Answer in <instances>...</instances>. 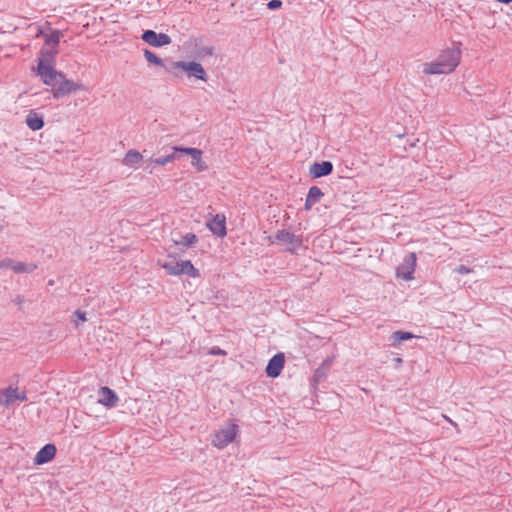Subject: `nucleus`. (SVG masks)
Returning a JSON list of instances; mask_svg holds the SVG:
<instances>
[{"label":"nucleus","instance_id":"obj_10","mask_svg":"<svg viewBox=\"0 0 512 512\" xmlns=\"http://www.w3.org/2000/svg\"><path fill=\"white\" fill-rule=\"evenodd\" d=\"M285 364V356L282 352L275 354L269 361L265 368V373L270 378L278 377Z\"/></svg>","mask_w":512,"mask_h":512},{"label":"nucleus","instance_id":"obj_24","mask_svg":"<svg viewBox=\"0 0 512 512\" xmlns=\"http://www.w3.org/2000/svg\"><path fill=\"white\" fill-rule=\"evenodd\" d=\"M62 36V31L53 30L50 34L45 35V46H50V48L56 49Z\"/></svg>","mask_w":512,"mask_h":512},{"label":"nucleus","instance_id":"obj_39","mask_svg":"<svg viewBox=\"0 0 512 512\" xmlns=\"http://www.w3.org/2000/svg\"><path fill=\"white\" fill-rule=\"evenodd\" d=\"M394 361L397 363V364H401L402 363V358L400 357H397L394 359Z\"/></svg>","mask_w":512,"mask_h":512},{"label":"nucleus","instance_id":"obj_2","mask_svg":"<svg viewBox=\"0 0 512 512\" xmlns=\"http://www.w3.org/2000/svg\"><path fill=\"white\" fill-rule=\"evenodd\" d=\"M36 72L42 82L52 88L57 86L59 78H64V72L57 71L46 59L37 60Z\"/></svg>","mask_w":512,"mask_h":512},{"label":"nucleus","instance_id":"obj_36","mask_svg":"<svg viewBox=\"0 0 512 512\" xmlns=\"http://www.w3.org/2000/svg\"><path fill=\"white\" fill-rule=\"evenodd\" d=\"M12 302L20 306L24 302V299L22 296L18 295L12 300Z\"/></svg>","mask_w":512,"mask_h":512},{"label":"nucleus","instance_id":"obj_29","mask_svg":"<svg viewBox=\"0 0 512 512\" xmlns=\"http://www.w3.org/2000/svg\"><path fill=\"white\" fill-rule=\"evenodd\" d=\"M4 399V405H9L14 400H16V397H18V390L17 388L8 387L7 389L1 391Z\"/></svg>","mask_w":512,"mask_h":512},{"label":"nucleus","instance_id":"obj_25","mask_svg":"<svg viewBox=\"0 0 512 512\" xmlns=\"http://www.w3.org/2000/svg\"><path fill=\"white\" fill-rule=\"evenodd\" d=\"M143 53H144V57L145 59L150 63V64H153L155 66H159V67H162L165 69V67L168 66V64L166 65L164 63V61L158 57L154 52L150 51L149 49H144L143 50Z\"/></svg>","mask_w":512,"mask_h":512},{"label":"nucleus","instance_id":"obj_8","mask_svg":"<svg viewBox=\"0 0 512 512\" xmlns=\"http://www.w3.org/2000/svg\"><path fill=\"white\" fill-rule=\"evenodd\" d=\"M173 150L180 151L181 154L189 155L192 158L191 164L197 168L198 171H204L208 168L207 164L202 161V151L193 147L174 146Z\"/></svg>","mask_w":512,"mask_h":512},{"label":"nucleus","instance_id":"obj_12","mask_svg":"<svg viewBox=\"0 0 512 512\" xmlns=\"http://www.w3.org/2000/svg\"><path fill=\"white\" fill-rule=\"evenodd\" d=\"M57 453V448L52 443L45 444L35 455L34 464L35 465H43L51 462Z\"/></svg>","mask_w":512,"mask_h":512},{"label":"nucleus","instance_id":"obj_13","mask_svg":"<svg viewBox=\"0 0 512 512\" xmlns=\"http://www.w3.org/2000/svg\"><path fill=\"white\" fill-rule=\"evenodd\" d=\"M207 227L217 237L223 238L227 234L226 218L222 214H216L210 219L207 222Z\"/></svg>","mask_w":512,"mask_h":512},{"label":"nucleus","instance_id":"obj_27","mask_svg":"<svg viewBox=\"0 0 512 512\" xmlns=\"http://www.w3.org/2000/svg\"><path fill=\"white\" fill-rule=\"evenodd\" d=\"M41 56L38 59H46L48 63L54 65L55 57L58 54V50L55 48H46L43 46L40 50Z\"/></svg>","mask_w":512,"mask_h":512},{"label":"nucleus","instance_id":"obj_11","mask_svg":"<svg viewBox=\"0 0 512 512\" xmlns=\"http://www.w3.org/2000/svg\"><path fill=\"white\" fill-rule=\"evenodd\" d=\"M333 169L334 166L331 161L314 162L309 168V175L313 179H318L332 174Z\"/></svg>","mask_w":512,"mask_h":512},{"label":"nucleus","instance_id":"obj_20","mask_svg":"<svg viewBox=\"0 0 512 512\" xmlns=\"http://www.w3.org/2000/svg\"><path fill=\"white\" fill-rule=\"evenodd\" d=\"M158 265L163 268L168 275L179 276L181 275L180 261L161 262L158 261Z\"/></svg>","mask_w":512,"mask_h":512},{"label":"nucleus","instance_id":"obj_35","mask_svg":"<svg viewBox=\"0 0 512 512\" xmlns=\"http://www.w3.org/2000/svg\"><path fill=\"white\" fill-rule=\"evenodd\" d=\"M455 271L458 274H468L472 271V269L465 265H459L458 267L455 268Z\"/></svg>","mask_w":512,"mask_h":512},{"label":"nucleus","instance_id":"obj_9","mask_svg":"<svg viewBox=\"0 0 512 512\" xmlns=\"http://www.w3.org/2000/svg\"><path fill=\"white\" fill-rule=\"evenodd\" d=\"M461 58V50L459 47L448 48L441 52L437 57L439 61L449 67L450 70H455L459 65Z\"/></svg>","mask_w":512,"mask_h":512},{"label":"nucleus","instance_id":"obj_31","mask_svg":"<svg viewBox=\"0 0 512 512\" xmlns=\"http://www.w3.org/2000/svg\"><path fill=\"white\" fill-rule=\"evenodd\" d=\"M73 317L75 318V319H73V323H74L75 327H78L81 323H83L87 320L86 313L81 311L80 309H77L73 313Z\"/></svg>","mask_w":512,"mask_h":512},{"label":"nucleus","instance_id":"obj_37","mask_svg":"<svg viewBox=\"0 0 512 512\" xmlns=\"http://www.w3.org/2000/svg\"><path fill=\"white\" fill-rule=\"evenodd\" d=\"M27 399L26 394L23 392L21 394L18 393V397H16V400L25 401Z\"/></svg>","mask_w":512,"mask_h":512},{"label":"nucleus","instance_id":"obj_1","mask_svg":"<svg viewBox=\"0 0 512 512\" xmlns=\"http://www.w3.org/2000/svg\"><path fill=\"white\" fill-rule=\"evenodd\" d=\"M165 72L177 78L181 77V73L184 72L189 78H195L204 82L208 80L205 69L196 61H172L165 67Z\"/></svg>","mask_w":512,"mask_h":512},{"label":"nucleus","instance_id":"obj_22","mask_svg":"<svg viewBox=\"0 0 512 512\" xmlns=\"http://www.w3.org/2000/svg\"><path fill=\"white\" fill-rule=\"evenodd\" d=\"M142 160V155L139 151L135 149L129 150L124 158H123V164L126 166L133 167L136 164H138Z\"/></svg>","mask_w":512,"mask_h":512},{"label":"nucleus","instance_id":"obj_5","mask_svg":"<svg viewBox=\"0 0 512 512\" xmlns=\"http://www.w3.org/2000/svg\"><path fill=\"white\" fill-rule=\"evenodd\" d=\"M238 425L231 424L228 428L221 429L214 434L212 444L218 448H224L235 440Z\"/></svg>","mask_w":512,"mask_h":512},{"label":"nucleus","instance_id":"obj_17","mask_svg":"<svg viewBox=\"0 0 512 512\" xmlns=\"http://www.w3.org/2000/svg\"><path fill=\"white\" fill-rule=\"evenodd\" d=\"M324 196L321 189L317 186L310 187L308 194L305 199L304 208L306 211L310 210L312 206L316 203H318L321 198Z\"/></svg>","mask_w":512,"mask_h":512},{"label":"nucleus","instance_id":"obj_32","mask_svg":"<svg viewBox=\"0 0 512 512\" xmlns=\"http://www.w3.org/2000/svg\"><path fill=\"white\" fill-rule=\"evenodd\" d=\"M15 260L12 258H4L0 260V268L2 269H10L13 271V266L15 265Z\"/></svg>","mask_w":512,"mask_h":512},{"label":"nucleus","instance_id":"obj_40","mask_svg":"<svg viewBox=\"0 0 512 512\" xmlns=\"http://www.w3.org/2000/svg\"><path fill=\"white\" fill-rule=\"evenodd\" d=\"M3 395L2 393L0 392V404H4V400L2 399Z\"/></svg>","mask_w":512,"mask_h":512},{"label":"nucleus","instance_id":"obj_18","mask_svg":"<svg viewBox=\"0 0 512 512\" xmlns=\"http://www.w3.org/2000/svg\"><path fill=\"white\" fill-rule=\"evenodd\" d=\"M27 126L33 130L38 131L44 127V118L41 114L31 110L26 116Z\"/></svg>","mask_w":512,"mask_h":512},{"label":"nucleus","instance_id":"obj_28","mask_svg":"<svg viewBox=\"0 0 512 512\" xmlns=\"http://www.w3.org/2000/svg\"><path fill=\"white\" fill-rule=\"evenodd\" d=\"M37 268L36 264L33 263H24L20 261H16L13 266V271L15 273H32Z\"/></svg>","mask_w":512,"mask_h":512},{"label":"nucleus","instance_id":"obj_14","mask_svg":"<svg viewBox=\"0 0 512 512\" xmlns=\"http://www.w3.org/2000/svg\"><path fill=\"white\" fill-rule=\"evenodd\" d=\"M99 395L98 402L108 408L114 407L119 400L117 393L107 386L100 388Z\"/></svg>","mask_w":512,"mask_h":512},{"label":"nucleus","instance_id":"obj_23","mask_svg":"<svg viewBox=\"0 0 512 512\" xmlns=\"http://www.w3.org/2000/svg\"><path fill=\"white\" fill-rule=\"evenodd\" d=\"M198 240L199 239L196 234L187 233V234L181 236V238L179 240H173V242L176 246H183L185 248H188V247L195 245L198 242Z\"/></svg>","mask_w":512,"mask_h":512},{"label":"nucleus","instance_id":"obj_15","mask_svg":"<svg viewBox=\"0 0 512 512\" xmlns=\"http://www.w3.org/2000/svg\"><path fill=\"white\" fill-rule=\"evenodd\" d=\"M332 363H333V359L328 357L314 371V375L311 380L313 387H316L320 382L324 381L327 378V375H328V372L330 371Z\"/></svg>","mask_w":512,"mask_h":512},{"label":"nucleus","instance_id":"obj_21","mask_svg":"<svg viewBox=\"0 0 512 512\" xmlns=\"http://www.w3.org/2000/svg\"><path fill=\"white\" fill-rule=\"evenodd\" d=\"M181 275L185 274L192 278L200 277V271L192 264L190 260L180 261Z\"/></svg>","mask_w":512,"mask_h":512},{"label":"nucleus","instance_id":"obj_19","mask_svg":"<svg viewBox=\"0 0 512 512\" xmlns=\"http://www.w3.org/2000/svg\"><path fill=\"white\" fill-rule=\"evenodd\" d=\"M416 337L417 336L414 335L411 332L398 330V331H395V332H393L391 334V336L389 338L390 341H391L390 345L393 346V347H397L402 342L407 341V340H411V339L416 338Z\"/></svg>","mask_w":512,"mask_h":512},{"label":"nucleus","instance_id":"obj_26","mask_svg":"<svg viewBox=\"0 0 512 512\" xmlns=\"http://www.w3.org/2000/svg\"><path fill=\"white\" fill-rule=\"evenodd\" d=\"M178 158H180V151L173 150V152L171 154H168L166 156L159 157V158H151V162L155 163L157 165H160V166H164L167 163L172 162Z\"/></svg>","mask_w":512,"mask_h":512},{"label":"nucleus","instance_id":"obj_16","mask_svg":"<svg viewBox=\"0 0 512 512\" xmlns=\"http://www.w3.org/2000/svg\"><path fill=\"white\" fill-rule=\"evenodd\" d=\"M454 70H450L448 66L444 63L436 59L433 62L424 63L423 64V73L427 75L433 74H448L453 72Z\"/></svg>","mask_w":512,"mask_h":512},{"label":"nucleus","instance_id":"obj_6","mask_svg":"<svg viewBox=\"0 0 512 512\" xmlns=\"http://www.w3.org/2000/svg\"><path fill=\"white\" fill-rule=\"evenodd\" d=\"M141 39L152 47L160 48L171 44L172 39L168 34L157 33L154 30H144Z\"/></svg>","mask_w":512,"mask_h":512},{"label":"nucleus","instance_id":"obj_38","mask_svg":"<svg viewBox=\"0 0 512 512\" xmlns=\"http://www.w3.org/2000/svg\"><path fill=\"white\" fill-rule=\"evenodd\" d=\"M4 227H5L4 220L0 219V232L3 231Z\"/></svg>","mask_w":512,"mask_h":512},{"label":"nucleus","instance_id":"obj_4","mask_svg":"<svg viewBox=\"0 0 512 512\" xmlns=\"http://www.w3.org/2000/svg\"><path fill=\"white\" fill-rule=\"evenodd\" d=\"M269 240L272 244L275 243V241H278L283 244H290L292 247H288L285 249L286 252H289L291 254H296L297 248L302 246V239L299 236H296L292 232L281 229L276 232L274 237H269Z\"/></svg>","mask_w":512,"mask_h":512},{"label":"nucleus","instance_id":"obj_30","mask_svg":"<svg viewBox=\"0 0 512 512\" xmlns=\"http://www.w3.org/2000/svg\"><path fill=\"white\" fill-rule=\"evenodd\" d=\"M213 54H214L213 46L196 47V55L199 58H204L206 56H212Z\"/></svg>","mask_w":512,"mask_h":512},{"label":"nucleus","instance_id":"obj_33","mask_svg":"<svg viewBox=\"0 0 512 512\" xmlns=\"http://www.w3.org/2000/svg\"><path fill=\"white\" fill-rule=\"evenodd\" d=\"M282 1L281 0H270L268 3H267V7L268 9L270 10H276V9H280L282 7Z\"/></svg>","mask_w":512,"mask_h":512},{"label":"nucleus","instance_id":"obj_3","mask_svg":"<svg viewBox=\"0 0 512 512\" xmlns=\"http://www.w3.org/2000/svg\"><path fill=\"white\" fill-rule=\"evenodd\" d=\"M78 90L88 91L83 83L67 79L64 73V78H59L57 86L52 88L51 92L53 98L58 100Z\"/></svg>","mask_w":512,"mask_h":512},{"label":"nucleus","instance_id":"obj_7","mask_svg":"<svg viewBox=\"0 0 512 512\" xmlns=\"http://www.w3.org/2000/svg\"><path fill=\"white\" fill-rule=\"evenodd\" d=\"M416 261H417V257L414 252H410L409 254H407L404 257L403 262L396 269L397 277L402 278L404 280L413 279V273L415 271Z\"/></svg>","mask_w":512,"mask_h":512},{"label":"nucleus","instance_id":"obj_34","mask_svg":"<svg viewBox=\"0 0 512 512\" xmlns=\"http://www.w3.org/2000/svg\"><path fill=\"white\" fill-rule=\"evenodd\" d=\"M209 354L225 356V355H227V352L225 350L221 349L220 347L214 346L209 350Z\"/></svg>","mask_w":512,"mask_h":512}]
</instances>
